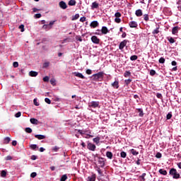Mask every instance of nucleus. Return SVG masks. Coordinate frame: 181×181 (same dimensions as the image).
I'll return each mask as SVG.
<instances>
[{
    "label": "nucleus",
    "instance_id": "obj_64",
    "mask_svg": "<svg viewBox=\"0 0 181 181\" xmlns=\"http://www.w3.org/2000/svg\"><path fill=\"white\" fill-rule=\"evenodd\" d=\"M177 168H179V169H181V162L177 163Z\"/></svg>",
    "mask_w": 181,
    "mask_h": 181
},
{
    "label": "nucleus",
    "instance_id": "obj_11",
    "mask_svg": "<svg viewBox=\"0 0 181 181\" xmlns=\"http://www.w3.org/2000/svg\"><path fill=\"white\" fill-rule=\"evenodd\" d=\"M112 87H113V88H116V89L119 88V82H118V81H115V82H113L112 83Z\"/></svg>",
    "mask_w": 181,
    "mask_h": 181
},
{
    "label": "nucleus",
    "instance_id": "obj_58",
    "mask_svg": "<svg viewBox=\"0 0 181 181\" xmlns=\"http://www.w3.org/2000/svg\"><path fill=\"white\" fill-rule=\"evenodd\" d=\"M86 17L83 16L80 18V22H86Z\"/></svg>",
    "mask_w": 181,
    "mask_h": 181
},
{
    "label": "nucleus",
    "instance_id": "obj_61",
    "mask_svg": "<svg viewBox=\"0 0 181 181\" xmlns=\"http://www.w3.org/2000/svg\"><path fill=\"white\" fill-rule=\"evenodd\" d=\"M37 175V174L36 173H32L31 175H30V176H31L32 177H36Z\"/></svg>",
    "mask_w": 181,
    "mask_h": 181
},
{
    "label": "nucleus",
    "instance_id": "obj_10",
    "mask_svg": "<svg viewBox=\"0 0 181 181\" xmlns=\"http://www.w3.org/2000/svg\"><path fill=\"white\" fill-rule=\"evenodd\" d=\"M59 6L62 9H67V4H66V2L63 1L59 2Z\"/></svg>",
    "mask_w": 181,
    "mask_h": 181
},
{
    "label": "nucleus",
    "instance_id": "obj_18",
    "mask_svg": "<svg viewBox=\"0 0 181 181\" xmlns=\"http://www.w3.org/2000/svg\"><path fill=\"white\" fill-rule=\"evenodd\" d=\"M38 73L37 71H30L29 72V76L30 77H36L37 76Z\"/></svg>",
    "mask_w": 181,
    "mask_h": 181
},
{
    "label": "nucleus",
    "instance_id": "obj_39",
    "mask_svg": "<svg viewBox=\"0 0 181 181\" xmlns=\"http://www.w3.org/2000/svg\"><path fill=\"white\" fill-rule=\"evenodd\" d=\"M144 19L146 21V22H148V21H149V16L148 14H144Z\"/></svg>",
    "mask_w": 181,
    "mask_h": 181
},
{
    "label": "nucleus",
    "instance_id": "obj_6",
    "mask_svg": "<svg viewBox=\"0 0 181 181\" xmlns=\"http://www.w3.org/2000/svg\"><path fill=\"white\" fill-rule=\"evenodd\" d=\"M110 30L108 28L105 26L102 27V29L100 30V35H107V33H109Z\"/></svg>",
    "mask_w": 181,
    "mask_h": 181
},
{
    "label": "nucleus",
    "instance_id": "obj_37",
    "mask_svg": "<svg viewBox=\"0 0 181 181\" xmlns=\"http://www.w3.org/2000/svg\"><path fill=\"white\" fill-rule=\"evenodd\" d=\"M129 76H131V72L129 71H127L124 72V77H129Z\"/></svg>",
    "mask_w": 181,
    "mask_h": 181
},
{
    "label": "nucleus",
    "instance_id": "obj_19",
    "mask_svg": "<svg viewBox=\"0 0 181 181\" xmlns=\"http://www.w3.org/2000/svg\"><path fill=\"white\" fill-rule=\"evenodd\" d=\"M35 138H37V139H45L46 138V136L42 135V134H35Z\"/></svg>",
    "mask_w": 181,
    "mask_h": 181
},
{
    "label": "nucleus",
    "instance_id": "obj_43",
    "mask_svg": "<svg viewBox=\"0 0 181 181\" xmlns=\"http://www.w3.org/2000/svg\"><path fill=\"white\" fill-rule=\"evenodd\" d=\"M156 74V71L153 69L150 71V76H155Z\"/></svg>",
    "mask_w": 181,
    "mask_h": 181
},
{
    "label": "nucleus",
    "instance_id": "obj_5",
    "mask_svg": "<svg viewBox=\"0 0 181 181\" xmlns=\"http://www.w3.org/2000/svg\"><path fill=\"white\" fill-rule=\"evenodd\" d=\"M87 148L89 151H92L93 152H94V151H95V148L97 147L95 146V144L93 143H88Z\"/></svg>",
    "mask_w": 181,
    "mask_h": 181
},
{
    "label": "nucleus",
    "instance_id": "obj_45",
    "mask_svg": "<svg viewBox=\"0 0 181 181\" xmlns=\"http://www.w3.org/2000/svg\"><path fill=\"white\" fill-rule=\"evenodd\" d=\"M156 158H157L158 159H160V158H162V153H157L156 155Z\"/></svg>",
    "mask_w": 181,
    "mask_h": 181
},
{
    "label": "nucleus",
    "instance_id": "obj_36",
    "mask_svg": "<svg viewBox=\"0 0 181 181\" xmlns=\"http://www.w3.org/2000/svg\"><path fill=\"white\" fill-rule=\"evenodd\" d=\"M25 131L27 134H32V129L30 127H26Z\"/></svg>",
    "mask_w": 181,
    "mask_h": 181
},
{
    "label": "nucleus",
    "instance_id": "obj_12",
    "mask_svg": "<svg viewBox=\"0 0 181 181\" xmlns=\"http://www.w3.org/2000/svg\"><path fill=\"white\" fill-rule=\"evenodd\" d=\"M99 4L97 1L93 2L91 5V9H98Z\"/></svg>",
    "mask_w": 181,
    "mask_h": 181
},
{
    "label": "nucleus",
    "instance_id": "obj_57",
    "mask_svg": "<svg viewBox=\"0 0 181 181\" xmlns=\"http://www.w3.org/2000/svg\"><path fill=\"white\" fill-rule=\"evenodd\" d=\"M6 160H12V156H8L6 157Z\"/></svg>",
    "mask_w": 181,
    "mask_h": 181
},
{
    "label": "nucleus",
    "instance_id": "obj_48",
    "mask_svg": "<svg viewBox=\"0 0 181 181\" xmlns=\"http://www.w3.org/2000/svg\"><path fill=\"white\" fill-rule=\"evenodd\" d=\"M115 18H121V13L117 12L115 14Z\"/></svg>",
    "mask_w": 181,
    "mask_h": 181
},
{
    "label": "nucleus",
    "instance_id": "obj_31",
    "mask_svg": "<svg viewBox=\"0 0 181 181\" xmlns=\"http://www.w3.org/2000/svg\"><path fill=\"white\" fill-rule=\"evenodd\" d=\"M49 64H50V62H45L42 66L43 69H47V67H49Z\"/></svg>",
    "mask_w": 181,
    "mask_h": 181
},
{
    "label": "nucleus",
    "instance_id": "obj_2",
    "mask_svg": "<svg viewBox=\"0 0 181 181\" xmlns=\"http://www.w3.org/2000/svg\"><path fill=\"white\" fill-rule=\"evenodd\" d=\"M89 108H100L99 101H91L88 103Z\"/></svg>",
    "mask_w": 181,
    "mask_h": 181
},
{
    "label": "nucleus",
    "instance_id": "obj_3",
    "mask_svg": "<svg viewBox=\"0 0 181 181\" xmlns=\"http://www.w3.org/2000/svg\"><path fill=\"white\" fill-rule=\"evenodd\" d=\"M94 135H93V133L91 132V130L88 129H85V138L86 139H89V138H93Z\"/></svg>",
    "mask_w": 181,
    "mask_h": 181
},
{
    "label": "nucleus",
    "instance_id": "obj_30",
    "mask_svg": "<svg viewBox=\"0 0 181 181\" xmlns=\"http://www.w3.org/2000/svg\"><path fill=\"white\" fill-rule=\"evenodd\" d=\"M137 59H138V56L136 55H132L130 57V60H132V62H134Z\"/></svg>",
    "mask_w": 181,
    "mask_h": 181
},
{
    "label": "nucleus",
    "instance_id": "obj_8",
    "mask_svg": "<svg viewBox=\"0 0 181 181\" xmlns=\"http://www.w3.org/2000/svg\"><path fill=\"white\" fill-rule=\"evenodd\" d=\"M91 40L93 43H95V45H98V43H100V39H98L95 35L92 36Z\"/></svg>",
    "mask_w": 181,
    "mask_h": 181
},
{
    "label": "nucleus",
    "instance_id": "obj_20",
    "mask_svg": "<svg viewBox=\"0 0 181 181\" xmlns=\"http://www.w3.org/2000/svg\"><path fill=\"white\" fill-rule=\"evenodd\" d=\"M135 15H136V16H138V17L142 16V15H143L142 10H141V9L136 10Z\"/></svg>",
    "mask_w": 181,
    "mask_h": 181
},
{
    "label": "nucleus",
    "instance_id": "obj_59",
    "mask_svg": "<svg viewBox=\"0 0 181 181\" xmlns=\"http://www.w3.org/2000/svg\"><path fill=\"white\" fill-rule=\"evenodd\" d=\"M35 18H37V19H39V18H42V14L40 13L35 14Z\"/></svg>",
    "mask_w": 181,
    "mask_h": 181
},
{
    "label": "nucleus",
    "instance_id": "obj_21",
    "mask_svg": "<svg viewBox=\"0 0 181 181\" xmlns=\"http://www.w3.org/2000/svg\"><path fill=\"white\" fill-rule=\"evenodd\" d=\"M106 156L108 159H112V153L111 151H107L106 152Z\"/></svg>",
    "mask_w": 181,
    "mask_h": 181
},
{
    "label": "nucleus",
    "instance_id": "obj_62",
    "mask_svg": "<svg viewBox=\"0 0 181 181\" xmlns=\"http://www.w3.org/2000/svg\"><path fill=\"white\" fill-rule=\"evenodd\" d=\"M78 18H80V14H76L75 16H74V19L76 20V19H78Z\"/></svg>",
    "mask_w": 181,
    "mask_h": 181
},
{
    "label": "nucleus",
    "instance_id": "obj_17",
    "mask_svg": "<svg viewBox=\"0 0 181 181\" xmlns=\"http://www.w3.org/2000/svg\"><path fill=\"white\" fill-rule=\"evenodd\" d=\"M178 32H179L178 26H175V27L173 28V30H172L173 35H176Z\"/></svg>",
    "mask_w": 181,
    "mask_h": 181
},
{
    "label": "nucleus",
    "instance_id": "obj_54",
    "mask_svg": "<svg viewBox=\"0 0 181 181\" xmlns=\"http://www.w3.org/2000/svg\"><path fill=\"white\" fill-rule=\"evenodd\" d=\"M33 103H34V105H36V107H39V103H37V100L34 99Z\"/></svg>",
    "mask_w": 181,
    "mask_h": 181
},
{
    "label": "nucleus",
    "instance_id": "obj_38",
    "mask_svg": "<svg viewBox=\"0 0 181 181\" xmlns=\"http://www.w3.org/2000/svg\"><path fill=\"white\" fill-rule=\"evenodd\" d=\"M9 142H11V138L9 137H6L4 139V144H9Z\"/></svg>",
    "mask_w": 181,
    "mask_h": 181
},
{
    "label": "nucleus",
    "instance_id": "obj_42",
    "mask_svg": "<svg viewBox=\"0 0 181 181\" xmlns=\"http://www.w3.org/2000/svg\"><path fill=\"white\" fill-rule=\"evenodd\" d=\"M97 172L100 176H103V171H101V169L100 168H97Z\"/></svg>",
    "mask_w": 181,
    "mask_h": 181
},
{
    "label": "nucleus",
    "instance_id": "obj_56",
    "mask_svg": "<svg viewBox=\"0 0 181 181\" xmlns=\"http://www.w3.org/2000/svg\"><path fill=\"white\" fill-rule=\"evenodd\" d=\"M156 97H157V98L162 99V94H161V93H158L156 94Z\"/></svg>",
    "mask_w": 181,
    "mask_h": 181
},
{
    "label": "nucleus",
    "instance_id": "obj_29",
    "mask_svg": "<svg viewBox=\"0 0 181 181\" xmlns=\"http://www.w3.org/2000/svg\"><path fill=\"white\" fill-rule=\"evenodd\" d=\"M30 148L31 149H33V151H36V149H37V145H36V144H31L30 146Z\"/></svg>",
    "mask_w": 181,
    "mask_h": 181
},
{
    "label": "nucleus",
    "instance_id": "obj_9",
    "mask_svg": "<svg viewBox=\"0 0 181 181\" xmlns=\"http://www.w3.org/2000/svg\"><path fill=\"white\" fill-rule=\"evenodd\" d=\"M98 21H94L90 23V28H93L94 29L95 28H98Z\"/></svg>",
    "mask_w": 181,
    "mask_h": 181
},
{
    "label": "nucleus",
    "instance_id": "obj_41",
    "mask_svg": "<svg viewBox=\"0 0 181 181\" xmlns=\"http://www.w3.org/2000/svg\"><path fill=\"white\" fill-rule=\"evenodd\" d=\"M159 63H160L161 64H163V63H165V58L163 57H160L158 60Z\"/></svg>",
    "mask_w": 181,
    "mask_h": 181
},
{
    "label": "nucleus",
    "instance_id": "obj_53",
    "mask_svg": "<svg viewBox=\"0 0 181 181\" xmlns=\"http://www.w3.org/2000/svg\"><path fill=\"white\" fill-rule=\"evenodd\" d=\"M170 118H172V114L171 113H168L166 116V119H170Z\"/></svg>",
    "mask_w": 181,
    "mask_h": 181
},
{
    "label": "nucleus",
    "instance_id": "obj_7",
    "mask_svg": "<svg viewBox=\"0 0 181 181\" xmlns=\"http://www.w3.org/2000/svg\"><path fill=\"white\" fill-rule=\"evenodd\" d=\"M98 162L100 168H104V166H105V161L104 160L103 158H100Z\"/></svg>",
    "mask_w": 181,
    "mask_h": 181
},
{
    "label": "nucleus",
    "instance_id": "obj_27",
    "mask_svg": "<svg viewBox=\"0 0 181 181\" xmlns=\"http://www.w3.org/2000/svg\"><path fill=\"white\" fill-rule=\"evenodd\" d=\"M69 6H74L76 5V1L75 0H70L68 3Z\"/></svg>",
    "mask_w": 181,
    "mask_h": 181
},
{
    "label": "nucleus",
    "instance_id": "obj_46",
    "mask_svg": "<svg viewBox=\"0 0 181 181\" xmlns=\"http://www.w3.org/2000/svg\"><path fill=\"white\" fill-rule=\"evenodd\" d=\"M49 78H50L49 76H45L43 78V81H45V83H47V81H49Z\"/></svg>",
    "mask_w": 181,
    "mask_h": 181
},
{
    "label": "nucleus",
    "instance_id": "obj_14",
    "mask_svg": "<svg viewBox=\"0 0 181 181\" xmlns=\"http://www.w3.org/2000/svg\"><path fill=\"white\" fill-rule=\"evenodd\" d=\"M74 76H76V77H78L79 78H83V79L86 78V77H84L83 76V74H81V73L74 72Z\"/></svg>",
    "mask_w": 181,
    "mask_h": 181
},
{
    "label": "nucleus",
    "instance_id": "obj_24",
    "mask_svg": "<svg viewBox=\"0 0 181 181\" xmlns=\"http://www.w3.org/2000/svg\"><path fill=\"white\" fill-rule=\"evenodd\" d=\"M130 152L132 154H133L134 156H136L139 155V152L136 151L135 149L132 148L130 150Z\"/></svg>",
    "mask_w": 181,
    "mask_h": 181
},
{
    "label": "nucleus",
    "instance_id": "obj_23",
    "mask_svg": "<svg viewBox=\"0 0 181 181\" xmlns=\"http://www.w3.org/2000/svg\"><path fill=\"white\" fill-rule=\"evenodd\" d=\"M88 181H95V174H93L89 177H88Z\"/></svg>",
    "mask_w": 181,
    "mask_h": 181
},
{
    "label": "nucleus",
    "instance_id": "obj_13",
    "mask_svg": "<svg viewBox=\"0 0 181 181\" xmlns=\"http://www.w3.org/2000/svg\"><path fill=\"white\" fill-rule=\"evenodd\" d=\"M100 139H101V137L98 136L93 138V141L94 144H95L96 145H98V144H100Z\"/></svg>",
    "mask_w": 181,
    "mask_h": 181
},
{
    "label": "nucleus",
    "instance_id": "obj_34",
    "mask_svg": "<svg viewBox=\"0 0 181 181\" xmlns=\"http://www.w3.org/2000/svg\"><path fill=\"white\" fill-rule=\"evenodd\" d=\"M67 180V175H63L60 179V181H66Z\"/></svg>",
    "mask_w": 181,
    "mask_h": 181
},
{
    "label": "nucleus",
    "instance_id": "obj_47",
    "mask_svg": "<svg viewBox=\"0 0 181 181\" xmlns=\"http://www.w3.org/2000/svg\"><path fill=\"white\" fill-rule=\"evenodd\" d=\"M45 103H47V104H51V103H52L50 99H49L48 98H45Z\"/></svg>",
    "mask_w": 181,
    "mask_h": 181
},
{
    "label": "nucleus",
    "instance_id": "obj_26",
    "mask_svg": "<svg viewBox=\"0 0 181 181\" xmlns=\"http://www.w3.org/2000/svg\"><path fill=\"white\" fill-rule=\"evenodd\" d=\"M136 110L138 112H139V116L144 117V110H142V108H137Z\"/></svg>",
    "mask_w": 181,
    "mask_h": 181
},
{
    "label": "nucleus",
    "instance_id": "obj_49",
    "mask_svg": "<svg viewBox=\"0 0 181 181\" xmlns=\"http://www.w3.org/2000/svg\"><path fill=\"white\" fill-rule=\"evenodd\" d=\"M168 41L170 42V43H175V42L173 37L168 38Z\"/></svg>",
    "mask_w": 181,
    "mask_h": 181
},
{
    "label": "nucleus",
    "instance_id": "obj_1",
    "mask_svg": "<svg viewBox=\"0 0 181 181\" xmlns=\"http://www.w3.org/2000/svg\"><path fill=\"white\" fill-rule=\"evenodd\" d=\"M169 175L172 176L173 179H180V174L177 173V170L175 168H171Z\"/></svg>",
    "mask_w": 181,
    "mask_h": 181
},
{
    "label": "nucleus",
    "instance_id": "obj_55",
    "mask_svg": "<svg viewBox=\"0 0 181 181\" xmlns=\"http://www.w3.org/2000/svg\"><path fill=\"white\" fill-rule=\"evenodd\" d=\"M13 67H18L19 66V63L18 62H15L13 64Z\"/></svg>",
    "mask_w": 181,
    "mask_h": 181
},
{
    "label": "nucleus",
    "instance_id": "obj_44",
    "mask_svg": "<svg viewBox=\"0 0 181 181\" xmlns=\"http://www.w3.org/2000/svg\"><path fill=\"white\" fill-rule=\"evenodd\" d=\"M1 175L2 177H5V176H6V171L2 170L1 173Z\"/></svg>",
    "mask_w": 181,
    "mask_h": 181
},
{
    "label": "nucleus",
    "instance_id": "obj_60",
    "mask_svg": "<svg viewBox=\"0 0 181 181\" xmlns=\"http://www.w3.org/2000/svg\"><path fill=\"white\" fill-rule=\"evenodd\" d=\"M92 73H93V71H91V69L86 70V74H91Z\"/></svg>",
    "mask_w": 181,
    "mask_h": 181
},
{
    "label": "nucleus",
    "instance_id": "obj_35",
    "mask_svg": "<svg viewBox=\"0 0 181 181\" xmlns=\"http://www.w3.org/2000/svg\"><path fill=\"white\" fill-rule=\"evenodd\" d=\"M120 156L121 158H127V153L125 151H122L120 153Z\"/></svg>",
    "mask_w": 181,
    "mask_h": 181
},
{
    "label": "nucleus",
    "instance_id": "obj_15",
    "mask_svg": "<svg viewBox=\"0 0 181 181\" xmlns=\"http://www.w3.org/2000/svg\"><path fill=\"white\" fill-rule=\"evenodd\" d=\"M129 26L130 28H137L138 23H136V22H135V21H131V22L129 23Z\"/></svg>",
    "mask_w": 181,
    "mask_h": 181
},
{
    "label": "nucleus",
    "instance_id": "obj_40",
    "mask_svg": "<svg viewBox=\"0 0 181 181\" xmlns=\"http://www.w3.org/2000/svg\"><path fill=\"white\" fill-rule=\"evenodd\" d=\"M158 33H159V28H157L156 30H154L152 32V34H153V35H158Z\"/></svg>",
    "mask_w": 181,
    "mask_h": 181
},
{
    "label": "nucleus",
    "instance_id": "obj_32",
    "mask_svg": "<svg viewBox=\"0 0 181 181\" xmlns=\"http://www.w3.org/2000/svg\"><path fill=\"white\" fill-rule=\"evenodd\" d=\"M49 81L52 86H56V79L54 78H51Z\"/></svg>",
    "mask_w": 181,
    "mask_h": 181
},
{
    "label": "nucleus",
    "instance_id": "obj_25",
    "mask_svg": "<svg viewBox=\"0 0 181 181\" xmlns=\"http://www.w3.org/2000/svg\"><path fill=\"white\" fill-rule=\"evenodd\" d=\"M78 134H80L81 135H82V136H83V138H85V136H86V129H83V130L78 129Z\"/></svg>",
    "mask_w": 181,
    "mask_h": 181
},
{
    "label": "nucleus",
    "instance_id": "obj_22",
    "mask_svg": "<svg viewBox=\"0 0 181 181\" xmlns=\"http://www.w3.org/2000/svg\"><path fill=\"white\" fill-rule=\"evenodd\" d=\"M158 172L160 175H163V176H166V175H168V171L163 169H160Z\"/></svg>",
    "mask_w": 181,
    "mask_h": 181
},
{
    "label": "nucleus",
    "instance_id": "obj_16",
    "mask_svg": "<svg viewBox=\"0 0 181 181\" xmlns=\"http://www.w3.org/2000/svg\"><path fill=\"white\" fill-rule=\"evenodd\" d=\"M30 122H31V124H33V125H37V124H39V120H37V119L35 118H31L30 119Z\"/></svg>",
    "mask_w": 181,
    "mask_h": 181
},
{
    "label": "nucleus",
    "instance_id": "obj_63",
    "mask_svg": "<svg viewBox=\"0 0 181 181\" xmlns=\"http://www.w3.org/2000/svg\"><path fill=\"white\" fill-rule=\"evenodd\" d=\"M125 83L126 84H129V83H131V79H127V80H125Z\"/></svg>",
    "mask_w": 181,
    "mask_h": 181
},
{
    "label": "nucleus",
    "instance_id": "obj_4",
    "mask_svg": "<svg viewBox=\"0 0 181 181\" xmlns=\"http://www.w3.org/2000/svg\"><path fill=\"white\" fill-rule=\"evenodd\" d=\"M104 75L103 72H99L98 74H95L93 75L94 80H100V78H103V76Z\"/></svg>",
    "mask_w": 181,
    "mask_h": 181
},
{
    "label": "nucleus",
    "instance_id": "obj_28",
    "mask_svg": "<svg viewBox=\"0 0 181 181\" xmlns=\"http://www.w3.org/2000/svg\"><path fill=\"white\" fill-rule=\"evenodd\" d=\"M129 42L127 40H124L120 42L119 46H127V43Z\"/></svg>",
    "mask_w": 181,
    "mask_h": 181
},
{
    "label": "nucleus",
    "instance_id": "obj_50",
    "mask_svg": "<svg viewBox=\"0 0 181 181\" xmlns=\"http://www.w3.org/2000/svg\"><path fill=\"white\" fill-rule=\"evenodd\" d=\"M22 115V113L21 112H17L15 115L16 118H19V117H21Z\"/></svg>",
    "mask_w": 181,
    "mask_h": 181
},
{
    "label": "nucleus",
    "instance_id": "obj_51",
    "mask_svg": "<svg viewBox=\"0 0 181 181\" xmlns=\"http://www.w3.org/2000/svg\"><path fill=\"white\" fill-rule=\"evenodd\" d=\"M115 21L116 22V23H121V18H116L115 19Z\"/></svg>",
    "mask_w": 181,
    "mask_h": 181
},
{
    "label": "nucleus",
    "instance_id": "obj_52",
    "mask_svg": "<svg viewBox=\"0 0 181 181\" xmlns=\"http://www.w3.org/2000/svg\"><path fill=\"white\" fill-rule=\"evenodd\" d=\"M76 40H78V42H83V39H81V37L80 36H76Z\"/></svg>",
    "mask_w": 181,
    "mask_h": 181
},
{
    "label": "nucleus",
    "instance_id": "obj_33",
    "mask_svg": "<svg viewBox=\"0 0 181 181\" xmlns=\"http://www.w3.org/2000/svg\"><path fill=\"white\" fill-rule=\"evenodd\" d=\"M18 29L21 30V32H25V25L23 24H21L19 25Z\"/></svg>",
    "mask_w": 181,
    "mask_h": 181
}]
</instances>
